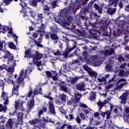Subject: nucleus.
I'll return each mask as SVG.
<instances>
[{"label":"nucleus","mask_w":129,"mask_h":129,"mask_svg":"<svg viewBox=\"0 0 129 129\" xmlns=\"http://www.w3.org/2000/svg\"><path fill=\"white\" fill-rule=\"evenodd\" d=\"M88 0H76V2L73 4V7H70L67 9L66 11H63L62 13L64 15L67 19H64L62 25L65 29H68L70 24H72L73 22V17L71 15L74 13L75 11H78L79 8L81 7V4L83 6L87 4Z\"/></svg>","instance_id":"nucleus-1"},{"label":"nucleus","mask_w":129,"mask_h":129,"mask_svg":"<svg viewBox=\"0 0 129 129\" xmlns=\"http://www.w3.org/2000/svg\"><path fill=\"white\" fill-rule=\"evenodd\" d=\"M50 6H49L48 5H45L43 6V11L45 15L49 17V19H51L50 15H53V13L55 11V9L58 7V1L54 0L52 1L50 3Z\"/></svg>","instance_id":"nucleus-2"},{"label":"nucleus","mask_w":129,"mask_h":129,"mask_svg":"<svg viewBox=\"0 0 129 129\" xmlns=\"http://www.w3.org/2000/svg\"><path fill=\"white\" fill-rule=\"evenodd\" d=\"M94 3H95V0L91 1L88 6L86 7L83 8L81 10V12H82V13H84V14H86V13H90V11L94 8L95 10H96L99 14H102V8L100 7L96 3H95L93 6V4H94Z\"/></svg>","instance_id":"nucleus-3"},{"label":"nucleus","mask_w":129,"mask_h":129,"mask_svg":"<svg viewBox=\"0 0 129 129\" xmlns=\"http://www.w3.org/2000/svg\"><path fill=\"white\" fill-rule=\"evenodd\" d=\"M110 104V110H107L105 112H101V115L103 117V118H105V115H106V119H109L110 118V115L111 114V112L112 111V109H113V107L114 106L111 104V103H109Z\"/></svg>","instance_id":"nucleus-4"},{"label":"nucleus","mask_w":129,"mask_h":129,"mask_svg":"<svg viewBox=\"0 0 129 129\" xmlns=\"http://www.w3.org/2000/svg\"><path fill=\"white\" fill-rule=\"evenodd\" d=\"M25 71L24 70H22L20 72V76L17 79V85L19 86H25V82H24V78H23V75H24V73Z\"/></svg>","instance_id":"nucleus-5"},{"label":"nucleus","mask_w":129,"mask_h":129,"mask_svg":"<svg viewBox=\"0 0 129 129\" xmlns=\"http://www.w3.org/2000/svg\"><path fill=\"white\" fill-rule=\"evenodd\" d=\"M4 59H8V62H13V64H16V60H14L15 57L12 55V53L10 51H7L5 52V55L3 56Z\"/></svg>","instance_id":"nucleus-6"},{"label":"nucleus","mask_w":129,"mask_h":129,"mask_svg":"<svg viewBox=\"0 0 129 129\" xmlns=\"http://www.w3.org/2000/svg\"><path fill=\"white\" fill-rule=\"evenodd\" d=\"M24 102H25V101H23V99L16 101L15 105V109H16V110H18V109L20 108V110H21V111H24V107L23 106Z\"/></svg>","instance_id":"nucleus-7"},{"label":"nucleus","mask_w":129,"mask_h":129,"mask_svg":"<svg viewBox=\"0 0 129 129\" xmlns=\"http://www.w3.org/2000/svg\"><path fill=\"white\" fill-rule=\"evenodd\" d=\"M33 58V62L36 63L38 60H41L43 58V54L39 52V51H36L35 54L31 56Z\"/></svg>","instance_id":"nucleus-8"},{"label":"nucleus","mask_w":129,"mask_h":129,"mask_svg":"<svg viewBox=\"0 0 129 129\" xmlns=\"http://www.w3.org/2000/svg\"><path fill=\"white\" fill-rule=\"evenodd\" d=\"M48 109L50 113L53 115H56V111L55 110V105L51 101L48 102Z\"/></svg>","instance_id":"nucleus-9"},{"label":"nucleus","mask_w":129,"mask_h":129,"mask_svg":"<svg viewBox=\"0 0 129 129\" xmlns=\"http://www.w3.org/2000/svg\"><path fill=\"white\" fill-rule=\"evenodd\" d=\"M12 2V0H3L2 2L0 3V13L4 14V9L2 8V6H10L11 3Z\"/></svg>","instance_id":"nucleus-10"},{"label":"nucleus","mask_w":129,"mask_h":129,"mask_svg":"<svg viewBox=\"0 0 129 129\" xmlns=\"http://www.w3.org/2000/svg\"><path fill=\"white\" fill-rule=\"evenodd\" d=\"M42 37H40L39 39H38V41H37L36 39H34L32 37H30V39L31 41H33L35 45L39 48H43V45L41 44L42 43V41H43V39H42Z\"/></svg>","instance_id":"nucleus-11"},{"label":"nucleus","mask_w":129,"mask_h":129,"mask_svg":"<svg viewBox=\"0 0 129 129\" xmlns=\"http://www.w3.org/2000/svg\"><path fill=\"white\" fill-rule=\"evenodd\" d=\"M14 124H15V121H14V119L10 117L6 122V126L7 128L12 129L13 128Z\"/></svg>","instance_id":"nucleus-12"},{"label":"nucleus","mask_w":129,"mask_h":129,"mask_svg":"<svg viewBox=\"0 0 129 129\" xmlns=\"http://www.w3.org/2000/svg\"><path fill=\"white\" fill-rule=\"evenodd\" d=\"M58 85L60 86V90L63 91V92H67L68 88L66 85V82L64 81H60L58 83Z\"/></svg>","instance_id":"nucleus-13"},{"label":"nucleus","mask_w":129,"mask_h":129,"mask_svg":"<svg viewBox=\"0 0 129 129\" xmlns=\"http://www.w3.org/2000/svg\"><path fill=\"white\" fill-rule=\"evenodd\" d=\"M107 102H108V101L107 100L105 99L103 102L99 100V101L97 102V104L99 107V110H101L102 109V107L104 106L106 104H107Z\"/></svg>","instance_id":"nucleus-14"},{"label":"nucleus","mask_w":129,"mask_h":129,"mask_svg":"<svg viewBox=\"0 0 129 129\" xmlns=\"http://www.w3.org/2000/svg\"><path fill=\"white\" fill-rule=\"evenodd\" d=\"M23 12L24 14V15L23 16L24 18H25V17H28L29 13L31 12V9L28 7V6L25 7L23 8V10L22 9V11H20V13H23Z\"/></svg>","instance_id":"nucleus-15"},{"label":"nucleus","mask_w":129,"mask_h":129,"mask_svg":"<svg viewBox=\"0 0 129 129\" xmlns=\"http://www.w3.org/2000/svg\"><path fill=\"white\" fill-rule=\"evenodd\" d=\"M76 88L77 90H79V91H84V90H85V83H82L77 84Z\"/></svg>","instance_id":"nucleus-16"},{"label":"nucleus","mask_w":129,"mask_h":129,"mask_svg":"<svg viewBox=\"0 0 129 129\" xmlns=\"http://www.w3.org/2000/svg\"><path fill=\"white\" fill-rule=\"evenodd\" d=\"M50 40L54 41V44H57L58 43V40H59V37L56 33H51L50 35Z\"/></svg>","instance_id":"nucleus-17"},{"label":"nucleus","mask_w":129,"mask_h":129,"mask_svg":"<svg viewBox=\"0 0 129 129\" xmlns=\"http://www.w3.org/2000/svg\"><path fill=\"white\" fill-rule=\"evenodd\" d=\"M27 105L29 108V109H28V111L30 112L31 110L32 109V108L35 106V100L34 99H30L29 102L27 103Z\"/></svg>","instance_id":"nucleus-18"},{"label":"nucleus","mask_w":129,"mask_h":129,"mask_svg":"<svg viewBox=\"0 0 129 129\" xmlns=\"http://www.w3.org/2000/svg\"><path fill=\"white\" fill-rule=\"evenodd\" d=\"M42 88L40 86H37L35 89L34 91H33V95H42Z\"/></svg>","instance_id":"nucleus-19"},{"label":"nucleus","mask_w":129,"mask_h":129,"mask_svg":"<svg viewBox=\"0 0 129 129\" xmlns=\"http://www.w3.org/2000/svg\"><path fill=\"white\" fill-rule=\"evenodd\" d=\"M38 31L39 32L40 37H43L45 35V25L41 24Z\"/></svg>","instance_id":"nucleus-20"},{"label":"nucleus","mask_w":129,"mask_h":129,"mask_svg":"<svg viewBox=\"0 0 129 129\" xmlns=\"http://www.w3.org/2000/svg\"><path fill=\"white\" fill-rule=\"evenodd\" d=\"M20 89V86L16 85L15 84H13V88L12 89V95H18L19 93V89Z\"/></svg>","instance_id":"nucleus-21"},{"label":"nucleus","mask_w":129,"mask_h":129,"mask_svg":"<svg viewBox=\"0 0 129 129\" xmlns=\"http://www.w3.org/2000/svg\"><path fill=\"white\" fill-rule=\"evenodd\" d=\"M65 126H67V129H75L76 128V125L72 126L69 124L63 123L58 129H64Z\"/></svg>","instance_id":"nucleus-22"},{"label":"nucleus","mask_w":129,"mask_h":129,"mask_svg":"<svg viewBox=\"0 0 129 129\" xmlns=\"http://www.w3.org/2000/svg\"><path fill=\"white\" fill-rule=\"evenodd\" d=\"M115 53V52L114 51V49H113V48H111L110 50L106 49L104 52V55L106 56H110V55H112Z\"/></svg>","instance_id":"nucleus-23"},{"label":"nucleus","mask_w":129,"mask_h":129,"mask_svg":"<svg viewBox=\"0 0 129 129\" xmlns=\"http://www.w3.org/2000/svg\"><path fill=\"white\" fill-rule=\"evenodd\" d=\"M32 7H37L38 6V3H41L42 5L45 3V0H32L30 1Z\"/></svg>","instance_id":"nucleus-24"},{"label":"nucleus","mask_w":129,"mask_h":129,"mask_svg":"<svg viewBox=\"0 0 129 129\" xmlns=\"http://www.w3.org/2000/svg\"><path fill=\"white\" fill-rule=\"evenodd\" d=\"M75 104H76V103H75V98H72L71 100H69L67 102V105L68 106H70V105L73 106V107H75V106H76Z\"/></svg>","instance_id":"nucleus-25"},{"label":"nucleus","mask_w":129,"mask_h":129,"mask_svg":"<svg viewBox=\"0 0 129 129\" xmlns=\"http://www.w3.org/2000/svg\"><path fill=\"white\" fill-rule=\"evenodd\" d=\"M99 18H100V15H98L97 13L94 12H92L90 14V19H91V20L97 19H99Z\"/></svg>","instance_id":"nucleus-26"},{"label":"nucleus","mask_w":129,"mask_h":129,"mask_svg":"<svg viewBox=\"0 0 129 129\" xmlns=\"http://www.w3.org/2000/svg\"><path fill=\"white\" fill-rule=\"evenodd\" d=\"M89 99L91 101H92V100H95V99H96V93H95V92H92L90 94V97L89 98Z\"/></svg>","instance_id":"nucleus-27"},{"label":"nucleus","mask_w":129,"mask_h":129,"mask_svg":"<svg viewBox=\"0 0 129 129\" xmlns=\"http://www.w3.org/2000/svg\"><path fill=\"white\" fill-rule=\"evenodd\" d=\"M32 71H33V68H32L31 67L28 66V69L26 70L24 73L25 77H27V76H28V75L30 74V73H31Z\"/></svg>","instance_id":"nucleus-28"},{"label":"nucleus","mask_w":129,"mask_h":129,"mask_svg":"<svg viewBox=\"0 0 129 129\" xmlns=\"http://www.w3.org/2000/svg\"><path fill=\"white\" fill-rule=\"evenodd\" d=\"M116 12V9L115 8H108L107 11V13L108 15H113L114 13Z\"/></svg>","instance_id":"nucleus-29"},{"label":"nucleus","mask_w":129,"mask_h":129,"mask_svg":"<svg viewBox=\"0 0 129 129\" xmlns=\"http://www.w3.org/2000/svg\"><path fill=\"white\" fill-rule=\"evenodd\" d=\"M23 116L24 113H23V112H19L17 113V118H18L19 122H23Z\"/></svg>","instance_id":"nucleus-30"},{"label":"nucleus","mask_w":129,"mask_h":129,"mask_svg":"<svg viewBox=\"0 0 129 129\" xmlns=\"http://www.w3.org/2000/svg\"><path fill=\"white\" fill-rule=\"evenodd\" d=\"M80 78H83V76L73 78L71 80V84H75V83H76V82H77L78 81V79H80Z\"/></svg>","instance_id":"nucleus-31"},{"label":"nucleus","mask_w":129,"mask_h":129,"mask_svg":"<svg viewBox=\"0 0 129 129\" xmlns=\"http://www.w3.org/2000/svg\"><path fill=\"white\" fill-rule=\"evenodd\" d=\"M58 97L61 99V102H65L67 98V96L65 94H61L58 96Z\"/></svg>","instance_id":"nucleus-32"},{"label":"nucleus","mask_w":129,"mask_h":129,"mask_svg":"<svg viewBox=\"0 0 129 129\" xmlns=\"http://www.w3.org/2000/svg\"><path fill=\"white\" fill-rule=\"evenodd\" d=\"M9 47L10 49H12V50H17V46L15 45L14 42H9Z\"/></svg>","instance_id":"nucleus-33"},{"label":"nucleus","mask_w":129,"mask_h":129,"mask_svg":"<svg viewBox=\"0 0 129 129\" xmlns=\"http://www.w3.org/2000/svg\"><path fill=\"white\" fill-rule=\"evenodd\" d=\"M6 112L7 111V106H4L2 104H0V112Z\"/></svg>","instance_id":"nucleus-34"},{"label":"nucleus","mask_w":129,"mask_h":129,"mask_svg":"<svg viewBox=\"0 0 129 129\" xmlns=\"http://www.w3.org/2000/svg\"><path fill=\"white\" fill-rule=\"evenodd\" d=\"M89 75L90 77H94L95 79H96V77H97V73L94 71L89 72Z\"/></svg>","instance_id":"nucleus-35"},{"label":"nucleus","mask_w":129,"mask_h":129,"mask_svg":"<svg viewBox=\"0 0 129 129\" xmlns=\"http://www.w3.org/2000/svg\"><path fill=\"white\" fill-rule=\"evenodd\" d=\"M117 60L119 63H121V62H124L125 61V59L123 57H122V55L121 54L118 55Z\"/></svg>","instance_id":"nucleus-36"},{"label":"nucleus","mask_w":129,"mask_h":129,"mask_svg":"<svg viewBox=\"0 0 129 129\" xmlns=\"http://www.w3.org/2000/svg\"><path fill=\"white\" fill-rule=\"evenodd\" d=\"M85 16H86L85 13H83L82 11H80L79 18H80V19H81V20H85V18H86Z\"/></svg>","instance_id":"nucleus-37"},{"label":"nucleus","mask_w":129,"mask_h":129,"mask_svg":"<svg viewBox=\"0 0 129 129\" xmlns=\"http://www.w3.org/2000/svg\"><path fill=\"white\" fill-rule=\"evenodd\" d=\"M38 121H39V119L38 118H36L35 119L30 120L29 122L32 125L33 124H36V123H37Z\"/></svg>","instance_id":"nucleus-38"},{"label":"nucleus","mask_w":129,"mask_h":129,"mask_svg":"<svg viewBox=\"0 0 129 129\" xmlns=\"http://www.w3.org/2000/svg\"><path fill=\"white\" fill-rule=\"evenodd\" d=\"M124 85H126V83H120L119 86L116 87L115 88L116 90H119V89H121V88H122V87H123Z\"/></svg>","instance_id":"nucleus-39"},{"label":"nucleus","mask_w":129,"mask_h":129,"mask_svg":"<svg viewBox=\"0 0 129 129\" xmlns=\"http://www.w3.org/2000/svg\"><path fill=\"white\" fill-rule=\"evenodd\" d=\"M39 34H40V32H39V30H37L36 32L33 33L32 34V36L34 39H37V38L39 37Z\"/></svg>","instance_id":"nucleus-40"},{"label":"nucleus","mask_w":129,"mask_h":129,"mask_svg":"<svg viewBox=\"0 0 129 129\" xmlns=\"http://www.w3.org/2000/svg\"><path fill=\"white\" fill-rule=\"evenodd\" d=\"M75 23L78 25H80V24H81V20H80V18L77 17H76L75 19Z\"/></svg>","instance_id":"nucleus-41"},{"label":"nucleus","mask_w":129,"mask_h":129,"mask_svg":"<svg viewBox=\"0 0 129 129\" xmlns=\"http://www.w3.org/2000/svg\"><path fill=\"white\" fill-rule=\"evenodd\" d=\"M83 57L84 58V59H85V60H87V59H88V53L87 52V51H84L83 52Z\"/></svg>","instance_id":"nucleus-42"},{"label":"nucleus","mask_w":129,"mask_h":129,"mask_svg":"<svg viewBox=\"0 0 129 129\" xmlns=\"http://www.w3.org/2000/svg\"><path fill=\"white\" fill-rule=\"evenodd\" d=\"M126 93H123L122 95L120 97V99L122 101H126Z\"/></svg>","instance_id":"nucleus-43"},{"label":"nucleus","mask_w":129,"mask_h":129,"mask_svg":"<svg viewBox=\"0 0 129 129\" xmlns=\"http://www.w3.org/2000/svg\"><path fill=\"white\" fill-rule=\"evenodd\" d=\"M29 15L31 18H33L34 19V18H35V16H36V13L32 10H30V12H29L28 13V16Z\"/></svg>","instance_id":"nucleus-44"},{"label":"nucleus","mask_w":129,"mask_h":129,"mask_svg":"<svg viewBox=\"0 0 129 129\" xmlns=\"http://www.w3.org/2000/svg\"><path fill=\"white\" fill-rule=\"evenodd\" d=\"M21 1L20 6L22 8V10H24V8H26L27 6V4L25 3L23 0H20Z\"/></svg>","instance_id":"nucleus-45"},{"label":"nucleus","mask_w":129,"mask_h":129,"mask_svg":"<svg viewBox=\"0 0 129 129\" xmlns=\"http://www.w3.org/2000/svg\"><path fill=\"white\" fill-rule=\"evenodd\" d=\"M45 74L48 78H51V77H52V73H51L50 71H46Z\"/></svg>","instance_id":"nucleus-46"},{"label":"nucleus","mask_w":129,"mask_h":129,"mask_svg":"<svg viewBox=\"0 0 129 129\" xmlns=\"http://www.w3.org/2000/svg\"><path fill=\"white\" fill-rule=\"evenodd\" d=\"M75 120L79 124L81 123V119L80 118V117H79V115H77V117L75 118Z\"/></svg>","instance_id":"nucleus-47"},{"label":"nucleus","mask_w":129,"mask_h":129,"mask_svg":"<svg viewBox=\"0 0 129 129\" xmlns=\"http://www.w3.org/2000/svg\"><path fill=\"white\" fill-rule=\"evenodd\" d=\"M43 96L45 98H48L50 100H52L53 99V98L51 97V93H49L47 95H44Z\"/></svg>","instance_id":"nucleus-48"},{"label":"nucleus","mask_w":129,"mask_h":129,"mask_svg":"<svg viewBox=\"0 0 129 129\" xmlns=\"http://www.w3.org/2000/svg\"><path fill=\"white\" fill-rule=\"evenodd\" d=\"M7 83L8 84H15V82H14V81L13 79H12V78H9L7 80Z\"/></svg>","instance_id":"nucleus-49"},{"label":"nucleus","mask_w":129,"mask_h":129,"mask_svg":"<svg viewBox=\"0 0 129 129\" xmlns=\"http://www.w3.org/2000/svg\"><path fill=\"white\" fill-rule=\"evenodd\" d=\"M3 99L4 100V104L6 105L5 106H7L9 104V97H6V99L5 98Z\"/></svg>","instance_id":"nucleus-50"},{"label":"nucleus","mask_w":129,"mask_h":129,"mask_svg":"<svg viewBox=\"0 0 129 129\" xmlns=\"http://www.w3.org/2000/svg\"><path fill=\"white\" fill-rule=\"evenodd\" d=\"M60 111L62 115H64L66 118L67 119H69V117L68 116L66 115V114L67 113V111H66L65 110H64V111H62V110H60Z\"/></svg>","instance_id":"nucleus-51"},{"label":"nucleus","mask_w":129,"mask_h":129,"mask_svg":"<svg viewBox=\"0 0 129 129\" xmlns=\"http://www.w3.org/2000/svg\"><path fill=\"white\" fill-rule=\"evenodd\" d=\"M51 31L53 32V33H57V32H58V27L57 26L52 27L51 28Z\"/></svg>","instance_id":"nucleus-52"},{"label":"nucleus","mask_w":129,"mask_h":129,"mask_svg":"<svg viewBox=\"0 0 129 129\" xmlns=\"http://www.w3.org/2000/svg\"><path fill=\"white\" fill-rule=\"evenodd\" d=\"M7 72L11 73V74H13V73H14V72H15V70L14 68L10 67L8 70H7Z\"/></svg>","instance_id":"nucleus-53"},{"label":"nucleus","mask_w":129,"mask_h":129,"mask_svg":"<svg viewBox=\"0 0 129 129\" xmlns=\"http://www.w3.org/2000/svg\"><path fill=\"white\" fill-rule=\"evenodd\" d=\"M123 2H125V0H120V2H119L118 7H119V9H122V8H123V5L122 4Z\"/></svg>","instance_id":"nucleus-54"},{"label":"nucleus","mask_w":129,"mask_h":129,"mask_svg":"<svg viewBox=\"0 0 129 129\" xmlns=\"http://www.w3.org/2000/svg\"><path fill=\"white\" fill-rule=\"evenodd\" d=\"M81 129H97V127H94V126H88L86 128H84V127H81Z\"/></svg>","instance_id":"nucleus-55"},{"label":"nucleus","mask_w":129,"mask_h":129,"mask_svg":"<svg viewBox=\"0 0 129 129\" xmlns=\"http://www.w3.org/2000/svg\"><path fill=\"white\" fill-rule=\"evenodd\" d=\"M124 73H125L124 70H121L119 72V76H121V77H123V76H124Z\"/></svg>","instance_id":"nucleus-56"},{"label":"nucleus","mask_w":129,"mask_h":129,"mask_svg":"<svg viewBox=\"0 0 129 129\" xmlns=\"http://www.w3.org/2000/svg\"><path fill=\"white\" fill-rule=\"evenodd\" d=\"M50 78H52L53 81H56V80H58V75H54L52 76H51Z\"/></svg>","instance_id":"nucleus-57"},{"label":"nucleus","mask_w":129,"mask_h":129,"mask_svg":"<svg viewBox=\"0 0 129 129\" xmlns=\"http://www.w3.org/2000/svg\"><path fill=\"white\" fill-rule=\"evenodd\" d=\"M80 97H78L77 96H75V100L76 104L78 103L79 101H80Z\"/></svg>","instance_id":"nucleus-58"},{"label":"nucleus","mask_w":129,"mask_h":129,"mask_svg":"<svg viewBox=\"0 0 129 129\" xmlns=\"http://www.w3.org/2000/svg\"><path fill=\"white\" fill-rule=\"evenodd\" d=\"M79 105H80V107H82L83 108H87V107H88V106L86 104H85L83 103H80Z\"/></svg>","instance_id":"nucleus-59"},{"label":"nucleus","mask_w":129,"mask_h":129,"mask_svg":"<svg viewBox=\"0 0 129 129\" xmlns=\"http://www.w3.org/2000/svg\"><path fill=\"white\" fill-rule=\"evenodd\" d=\"M44 38L46 40H50V33L47 32L45 35H44Z\"/></svg>","instance_id":"nucleus-60"},{"label":"nucleus","mask_w":129,"mask_h":129,"mask_svg":"<svg viewBox=\"0 0 129 129\" xmlns=\"http://www.w3.org/2000/svg\"><path fill=\"white\" fill-rule=\"evenodd\" d=\"M32 94H33V89L31 88L28 92L27 95L28 97H31V96H32Z\"/></svg>","instance_id":"nucleus-61"},{"label":"nucleus","mask_w":129,"mask_h":129,"mask_svg":"<svg viewBox=\"0 0 129 129\" xmlns=\"http://www.w3.org/2000/svg\"><path fill=\"white\" fill-rule=\"evenodd\" d=\"M12 38H13V39H14L15 42H16V43H17V42H18V38H19V37H18V36H17L16 34H13V35H12Z\"/></svg>","instance_id":"nucleus-62"},{"label":"nucleus","mask_w":129,"mask_h":129,"mask_svg":"<svg viewBox=\"0 0 129 129\" xmlns=\"http://www.w3.org/2000/svg\"><path fill=\"white\" fill-rule=\"evenodd\" d=\"M80 116L81 118L82 119H83V120H84V119H85V114H84V113H83V112H81L80 113Z\"/></svg>","instance_id":"nucleus-63"},{"label":"nucleus","mask_w":129,"mask_h":129,"mask_svg":"<svg viewBox=\"0 0 129 129\" xmlns=\"http://www.w3.org/2000/svg\"><path fill=\"white\" fill-rule=\"evenodd\" d=\"M42 110L44 112H47V111L48 110V108H47V106H46L45 105H43L42 107Z\"/></svg>","instance_id":"nucleus-64"}]
</instances>
